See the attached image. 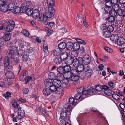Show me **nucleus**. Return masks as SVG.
Instances as JSON below:
<instances>
[{
  "instance_id": "1",
  "label": "nucleus",
  "mask_w": 125,
  "mask_h": 125,
  "mask_svg": "<svg viewBox=\"0 0 125 125\" xmlns=\"http://www.w3.org/2000/svg\"><path fill=\"white\" fill-rule=\"evenodd\" d=\"M12 45V43L11 42H9L7 44V46L8 47L7 53V57L5 58L4 62V65L6 67V70L8 71L12 68L11 66H9L10 61L12 64H16L19 60V59L16 57L15 55L18 50L17 48Z\"/></svg>"
},
{
  "instance_id": "2",
  "label": "nucleus",
  "mask_w": 125,
  "mask_h": 125,
  "mask_svg": "<svg viewBox=\"0 0 125 125\" xmlns=\"http://www.w3.org/2000/svg\"><path fill=\"white\" fill-rule=\"evenodd\" d=\"M30 3V2L26 0H24V12L28 16L31 15L33 10L32 8H28Z\"/></svg>"
},
{
  "instance_id": "3",
  "label": "nucleus",
  "mask_w": 125,
  "mask_h": 125,
  "mask_svg": "<svg viewBox=\"0 0 125 125\" xmlns=\"http://www.w3.org/2000/svg\"><path fill=\"white\" fill-rule=\"evenodd\" d=\"M5 22L8 24L6 28V31L7 32L12 31L15 26L14 21L11 20L7 19L5 20Z\"/></svg>"
},
{
  "instance_id": "4",
  "label": "nucleus",
  "mask_w": 125,
  "mask_h": 125,
  "mask_svg": "<svg viewBox=\"0 0 125 125\" xmlns=\"http://www.w3.org/2000/svg\"><path fill=\"white\" fill-rule=\"evenodd\" d=\"M62 82L61 81L58 79H54L53 83L49 87L50 89L51 92H54L55 91L58 86L61 85Z\"/></svg>"
},
{
  "instance_id": "5",
  "label": "nucleus",
  "mask_w": 125,
  "mask_h": 125,
  "mask_svg": "<svg viewBox=\"0 0 125 125\" xmlns=\"http://www.w3.org/2000/svg\"><path fill=\"white\" fill-rule=\"evenodd\" d=\"M47 8L48 9L45 11V15L48 18H51L53 16V13L55 11L54 10L52 7H50L49 6H48Z\"/></svg>"
},
{
  "instance_id": "6",
  "label": "nucleus",
  "mask_w": 125,
  "mask_h": 125,
  "mask_svg": "<svg viewBox=\"0 0 125 125\" xmlns=\"http://www.w3.org/2000/svg\"><path fill=\"white\" fill-rule=\"evenodd\" d=\"M61 54L60 57L62 60L65 61L66 64L70 63L71 59H70V58L71 57L68 56L67 53L64 52H62V53L61 52Z\"/></svg>"
},
{
  "instance_id": "7",
  "label": "nucleus",
  "mask_w": 125,
  "mask_h": 125,
  "mask_svg": "<svg viewBox=\"0 0 125 125\" xmlns=\"http://www.w3.org/2000/svg\"><path fill=\"white\" fill-rule=\"evenodd\" d=\"M82 60L81 57H79L78 59L75 58L73 60L72 59H71L70 62H72L73 66L76 68H78L80 64H82Z\"/></svg>"
},
{
  "instance_id": "8",
  "label": "nucleus",
  "mask_w": 125,
  "mask_h": 125,
  "mask_svg": "<svg viewBox=\"0 0 125 125\" xmlns=\"http://www.w3.org/2000/svg\"><path fill=\"white\" fill-rule=\"evenodd\" d=\"M82 59V64L83 63L84 64H89L91 61V59L90 56L87 54H86L83 56Z\"/></svg>"
},
{
  "instance_id": "9",
  "label": "nucleus",
  "mask_w": 125,
  "mask_h": 125,
  "mask_svg": "<svg viewBox=\"0 0 125 125\" xmlns=\"http://www.w3.org/2000/svg\"><path fill=\"white\" fill-rule=\"evenodd\" d=\"M81 64L77 68L78 70L80 71H84L86 72L88 71L91 69L89 64Z\"/></svg>"
},
{
  "instance_id": "10",
  "label": "nucleus",
  "mask_w": 125,
  "mask_h": 125,
  "mask_svg": "<svg viewBox=\"0 0 125 125\" xmlns=\"http://www.w3.org/2000/svg\"><path fill=\"white\" fill-rule=\"evenodd\" d=\"M57 70L58 73H57L56 77H59L60 78V77H62V76L63 74L64 73V71L63 67L62 66H59L57 68Z\"/></svg>"
},
{
  "instance_id": "11",
  "label": "nucleus",
  "mask_w": 125,
  "mask_h": 125,
  "mask_svg": "<svg viewBox=\"0 0 125 125\" xmlns=\"http://www.w3.org/2000/svg\"><path fill=\"white\" fill-rule=\"evenodd\" d=\"M30 43L28 42L25 43L24 46H25L27 52L30 53L33 52L34 50V49L32 47L30 46Z\"/></svg>"
},
{
  "instance_id": "12",
  "label": "nucleus",
  "mask_w": 125,
  "mask_h": 125,
  "mask_svg": "<svg viewBox=\"0 0 125 125\" xmlns=\"http://www.w3.org/2000/svg\"><path fill=\"white\" fill-rule=\"evenodd\" d=\"M38 114L40 113H41L45 115L48 116V114L46 110L43 108L41 107H38L36 108L35 111Z\"/></svg>"
},
{
  "instance_id": "13",
  "label": "nucleus",
  "mask_w": 125,
  "mask_h": 125,
  "mask_svg": "<svg viewBox=\"0 0 125 125\" xmlns=\"http://www.w3.org/2000/svg\"><path fill=\"white\" fill-rule=\"evenodd\" d=\"M25 77V83L26 84H28L30 82H32L34 80V76L33 74H32L30 76H27Z\"/></svg>"
},
{
  "instance_id": "14",
  "label": "nucleus",
  "mask_w": 125,
  "mask_h": 125,
  "mask_svg": "<svg viewBox=\"0 0 125 125\" xmlns=\"http://www.w3.org/2000/svg\"><path fill=\"white\" fill-rule=\"evenodd\" d=\"M70 79H68L66 78H64L62 80V82L64 84L63 85V86L66 88H68L70 87V84L69 83V82Z\"/></svg>"
},
{
  "instance_id": "15",
  "label": "nucleus",
  "mask_w": 125,
  "mask_h": 125,
  "mask_svg": "<svg viewBox=\"0 0 125 125\" xmlns=\"http://www.w3.org/2000/svg\"><path fill=\"white\" fill-rule=\"evenodd\" d=\"M32 15L33 17L36 19L39 17L40 14V12L39 10L37 9H35L33 10L32 12Z\"/></svg>"
},
{
  "instance_id": "16",
  "label": "nucleus",
  "mask_w": 125,
  "mask_h": 125,
  "mask_svg": "<svg viewBox=\"0 0 125 125\" xmlns=\"http://www.w3.org/2000/svg\"><path fill=\"white\" fill-rule=\"evenodd\" d=\"M8 10V5L6 3L1 5L0 6V10L2 12H6Z\"/></svg>"
},
{
  "instance_id": "17",
  "label": "nucleus",
  "mask_w": 125,
  "mask_h": 125,
  "mask_svg": "<svg viewBox=\"0 0 125 125\" xmlns=\"http://www.w3.org/2000/svg\"><path fill=\"white\" fill-rule=\"evenodd\" d=\"M53 83V80H51V79H45L44 81V83L46 87H49Z\"/></svg>"
},
{
  "instance_id": "18",
  "label": "nucleus",
  "mask_w": 125,
  "mask_h": 125,
  "mask_svg": "<svg viewBox=\"0 0 125 125\" xmlns=\"http://www.w3.org/2000/svg\"><path fill=\"white\" fill-rule=\"evenodd\" d=\"M6 68L5 69V70L6 71H8L6 72L5 73V74L6 77L8 78H13L14 77V75L13 73L11 72L8 71L9 70H6Z\"/></svg>"
},
{
  "instance_id": "19",
  "label": "nucleus",
  "mask_w": 125,
  "mask_h": 125,
  "mask_svg": "<svg viewBox=\"0 0 125 125\" xmlns=\"http://www.w3.org/2000/svg\"><path fill=\"white\" fill-rule=\"evenodd\" d=\"M11 37V34L10 33H4V35L3 36V38L5 41H8L10 40Z\"/></svg>"
},
{
  "instance_id": "20",
  "label": "nucleus",
  "mask_w": 125,
  "mask_h": 125,
  "mask_svg": "<svg viewBox=\"0 0 125 125\" xmlns=\"http://www.w3.org/2000/svg\"><path fill=\"white\" fill-rule=\"evenodd\" d=\"M61 50L58 48L55 49L52 52L53 54L55 56H58L61 53Z\"/></svg>"
},
{
  "instance_id": "21",
  "label": "nucleus",
  "mask_w": 125,
  "mask_h": 125,
  "mask_svg": "<svg viewBox=\"0 0 125 125\" xmlns=\"http://www.w3.org/2000/svg\"><path fill=\"white\" fill-rule=\"evenodd\" d=\"M118 35L116 34H113L110 37V39L111 41L114 42H117L118 39Z\"/></svg>"
},
{
  "instance_id": "22",
  "label": "nucleus",
  "mask_w": 125,
  "mask_h": 125,
  "mask_svg": "<svg viewBox=\"0 0 125 125\" xmlns=\"http://www.w3.org/2000/svg\"><path fill=\"white\" fill-rule=\"evenodd\" d=\"M117 42V44L120 46L124 44L125 42V40L123 37H118Z\"/></svg>"
},
{
  "instance_id": "23",
  "label": "nucleus",
  "mask_w": 125,
  "mask_h": 125,
  "mask_svg": "<svg viewBox=\"0 0 125 125\" xmlns=\"http://www.w3.org/2000/svg\"><path fill=\"white\" fill-rule=\"evenodd\" d=\"M63 91V88L61 85L58 86L56 88V90L55 91L56 94H62Z\"/></svg>"
},
{
  "instance_id": "24",
  "label": "nucleus",
  "mask_w": 125,
  "mask_h": 125,
  "mask_svg": "<svg viewBox=\"0 0 125 125\" xmlns=\"http://www.w3.org/2000/svg\"><path fill=\"white\" fill-rule=\"evenodd\" d=\"M66 46V43L64 42L60 43L58 45V46L59 49L61 50H62L64 49Z\"/></svg>"
},
{
  "instance_id": "25",
  "label": "nucleus",
  "mask_w": 125,
  "mask_h": 125,
  "mask_svg": "<svg viewBox=\"0 0 125 125\" xmlns=\"http://www.w3.org/2000/svg\"><path fill=\"white\" fill-rule=\"evenodd\" d=\"M43 94L46 96L49 95L52 92L50 91V90L47 88H45L42 91Z\"/></svg>"
},
{
  "instance_id": "26",
  "label": "nucleus",
  "mask_w": 125,
  "mask_h": 125,
  "mask_svg": "<svg viewBox=\"0 0 125 125\" xmlns=\"http://www.w3.org/2000/svg\"><path fill=\"white\" fill-rule=\"evenodd\" d=\"M62 76L64 78L70 79L72 77L71 73L70 72H65L63 74Z\"/></svg>"
},
{
  "instance_id": "27",
  "label": "nucleus",
  "mask_w": 125,
  "mask_h": 125,
  "mask_svg": "<svg viewBox=\"0 0 125 125\" xmlns=\"http://www.w3.org/2000/svg\"><path fill=\"white\" fill-rule=\"evenodd\" d=\"M61 117L63 119L66 118L67 116V112L66 110L63 111L61 112L60 114Z\"/></svg>"
},
{
  "instance_id": "28",
  "label": "nucleus",
  "mask_w": 125,
  "mask_h": 125,
  "mask_svg": "<svg viewBox=\"0 0 125 125\" xmlns=\"http://www.w3.org/2000/svg\"><path fill=\"white\" fill-rule=\"evenodd\" d=\"M112 92L113 91L110 89V88L107 90H105L104 91V94L109 96H111L112 94Z\"/></svg>"
},
{
  "instance_id": "29",
  "label": "nucleus",
  "mask_w": 125,
  "mask_h": 125,
  "mask_svg": "<svg viewBox=\"0 0 125 125\" xmlns=\"http://www.w3.org/2000/svg\"><path fill=\"white\" fill-rule=\"evenodd\" d=\"M21 9L20 8L18 7H15V8L12 10V11L14 14H17L19 13L20 12H21Z\"/></svg>"
},
{
  "instance_id": "30",
  "label": "nucleus",
  "mask_w": 125,
  "mask_h": 125,
  "mask_svg": "<svg viewBox=\"0 0 125 125\" xmlns=\"http://www.w3.org/2000/svg\"><path fill=\"white\" fill-rule=\"evenodd\" d=\"M74 97L76 100L79 99L80 101H82L84 99V98L83 97H82V95L81 93H79L76 94Z\"/></svg>"
},
{
  "instance_id": "31",
  "label": "nucleus",
  "mask_w": 125,
  "mask_h": 125,
  "mask_svg": "<svg viewBox=\"0 0 125 125\" xmlns=\"http://www.w3.org/2000/svg\"><path fill=\"white\" fill-rule=\"evenodd\" d=\"M70 64V63H69V64H68V65H66L63 67L64 71L65 72H69L71 70V66L69 65Z\"/></svg>"
},
{
  "instance_id": "32",
  "label": "nucleus",
  "mask_w": 125,
  "mask_h": 125,
  "mask_svg": "<svg viewBox=\"0 0 125 125\" xmlns=\"http://www.w3.org/2000/svg\"><path fill=\"white\" fill-rule=\"evenodd\" d=\"M91 93L90 92L89 89L88 90H85L84 88L82 94L83 95H86L87 97L90 96Z\"/></svg>"
},
{
  "instance_id": "33",
  "label": "nucleus",
  "mask_w": 125,
  "mask_h": 125,
  "mask_svg": "<svg viewBox=\"0 0 125 125\" xmlns=\"http://www.w3.org/2000/svg\"><path fill=\"white\" fill-rule=\"evenodd\" d=\"M80 45L79 43H75L73 44V49L74 51L78 50L80 49Z\"/></svg>"
},
{
  "instance_id": "34",
  "label": "nucleus",
  "mask_w": 125,
  "mask_h": 125,
  "mask_svg": "<svg viewBox=\"0 0 125 125\" xmlns=\"http://www.w3.org/2000/svg\"><path fill=\"white\" fill-rule=\"evenodd\" d=\"M8 6V10H11L12 11L16 7L15 3L13 2L9 3Z\"/></svg>"
},
{
  "instance_id": "35",
  "label": "nucleus",
  "mask_w": 125,
  "mask_h": 125,
  "mask_svg": "<svg viewBox=\"0 0 125 125\" xmlns=\"http://www.w3.org/2000/svg\"><path fill=\"white\" fill-rule=\"evenodd\" d=\"M62 61L60 57L57 56L55 58L54 62L56 64H59L61 63Z\"/></svg>"
},
{
  "instance_id": "36",
  "label": "nucleus",
  "mask_w": 125,
  "mask_h": 125,
  "mask_svg": "<svg viewBox=\"0 0 125 125\" xmlns=\"http://www.w3.org/2000/svg\"><path fill=\"white\" fill-rule=\"evenodd\" d=\"M113 98L115 100L119 101L120 100V97L118 94H112Z\"/></svg>"
},
{
  "instance_id": "37",
  "label": "nucleus",
  "mask_w": 125,
  "mask_h": 125,
  "mask_svg": "<svg viewBox=\"0 0 125 125\" xmlns=\"http://www.w3.org/2000/svg\"><path fill=\"white\" fill-rule=\"evenodd\" d=\"M78 70L74 69H73L71 70L70 72L72 76L78 75L79 73V72Z\"/></svg>"
},
{
  "instance_id": "38",
  "label": "nucleus",
  "mask_w": 125,
  "mask_h": 125,
  "mask_svg": "<svg viewBox=\"0 0 125 125\" xmlns=\"http://www.w3.org/2000/svg\"><path fill=\"white\" fill-rule=\"evenodd\" d=\"M69 104L71 105L73 104L76 105V104L75 102L74 99V98L71 97L69 98L68 101Z\"/></svg>"
},
{
  "instance_id": "39",
  "label": "nucleus",
  "mask_w": 125,
  "mask_h": 125,
  "mask_svg": "<svg viewBox=\"0 0 125 125\" xmlns=\"http://www.w3.org/2000/svg\"><path fill=\"white\" fill-rule=\"evenodd\" d=\"M66 45L68 46L66 48L67 50H70L73 48V44L72 42H68L67 43Z\"/></svg>"
},
{
  "instance_id": "40",
  "label": "nucleus",
  "mask_w": 125,
  "mask_h": 125,
  "mask_svg": "<svg viewBox=\"0 0 125 125\" xmlns=\"http://www.w3.org/2000/svg\"><path fill=\"white\" fill-rule=\"evenodd\" d=\"M108 84L111 88H112L114 90L116 89V87L113 82L112 81H110L108 82Z\"/></svg>"
},
{
  "instance_id": "41",
  "label": "nucleus",
  "mask_w": 125,
  "mask_h": 125,
  "mask_svg": "<svg viewBox=\"0 0 125 125\" xmlns=\"http://www.w3.org/2000/svg\"><path fill=\"white\" fill-rule=\"evenodd\" d=\"M78 75L72 76L70 80L73 81H77L79 79Z\"/></svg>"
},
{
  "instance_id": "42",
  "label": "nucleus",
  "mask_w": 125,
  "mask_h": 125,
  "mask_svg": "<svg viewBox=\"0 0 125 125\" xmlns=\"http://www.w3.org/2000/svg\"><path fill=\"white\" fill-rule=\"evenodd\" d=\"M49 76L50 77L49 79H51L52 81L56 79L55 78H56V76L55 73L53 72L51 73L49 75Z\"/></svg>"
},
{
  "instance_id": "43",
  "label": "nucleus",
  "mask_w": 125,
  "mask_h": 125,
  "mask_svg": "<svg viewBox=\"0 0 125 125\" xmlns=\"http://www.w3.org/2000/svg\"><path fill=\"white\" fill-rule=\"evenodd\" d=\"M107 20L109 22L112 23L115 21V18L114 17L110 16L108 17Z\"/></svg>"
},
{
  "instance_id": "44",
  "label": "nucleus",
  "mask_w": 125,
  "mask_h": 125,
  "mask_svg": "<svg viewBox=\"0 0 125 125\" xmlns=\"http://www.w3.org/2000/svg\"><path fill=\"white\" fill-rule=\"evenodd\" d=\"M48 45L46 43H44L43 44L44 52L45 54H46V53L48 52Z\"/></svg>"
},
{
  "instance_id": "45",
  "label": "nucleus",
  "mask_w": 125,
  "mask_h": 125,
  "mask_svg": "<svg viewBox=\"0 0 125 125\" xmlns=\"http://www.w3.org/2000/svg\"><path fill=\"white\" fill-rule=\"evenodd\" d=\"M86 72L85 73V75H86L87 77H90L92 75L93 73V71L91 69Z\"/></svg>"
},
{
  "instance_id": "46",
  "label": "nucleus",
  "mask_w": 125,
  "mask_h": 125,
  "mask_svg": "<svg viewBox=\"0 0 125 125\" xmlns=\"http://www.w3.org/2000/svg\"><path fill=\"white\" fill-rule=\"evenodd\" d=\"M112 9V7H106L104 8L106 13L107 14H109Z\"/></svg>"
},
{
  "instance_id": "47",
  "label": "nucleus",
  "mask_w": 125,
  "mask_h": 125,
  "mask_svg": "<svg viewBox=\"0 0 125 125\" xmlns=\"http://www.w3.org/2000/svg\"><path fill=\"white\" fill-rule=\"evenodd\" d=\"M110 14V16L114 17L116 16L117 14V11L112 9L111 11L109 14Z\"/></svg>"
},
{
  "instance_id": "48",
  "label": "nucleus",
  "mask_w": 125,
  "mask_h": 125,
  "mask_svg": "<svg viewBox=\"0 0 125 125\" xmlns=\"http://www.w3.org/2000/svg\"><path fill=\"white\" fill-rule=\"evenodd\" d=\"M112 9L116 11L119 10L120 8L119 5L118 4H115L113 5Z\"/></svg>"
},
{
  "instance_id": "49",
  "label": "nucleus",
  "mask_w": 125,
  "mask_h": 125,
  "mask_svg": "<svg viewBox=\"0 0 125 125\" xmlns=\"http://www.w3.org/2000/svg\"><path fill=\"white\" fill-rule=\"evenodd\" d=\"M117 13L119 15L122 16L124 14L125 11L124 10L120 9L117 11Z\"/></svg>"
},
{
  "instance_id": "50",
  "label": "nucleus",
  "mask_w": 125,
  "mask_h": 125,
  "mask_svg": "<svg viewBox=\"0 0 125 125\" xmlns=\"http://www.w3.org/2000/svg\"><path fill=\"white\" fill-rule=\"evenodd\" d=\"M107 29L108 30V31L111 32L113 31H114V28L113 26L109 25L107 27Z\"/></svg>"
},
{
  "instance_id": "51",
  "label": "nucleus",
  "mask_w": 125,
  "mask_h": 125,
  "mask_svg": "<svg viewBox=\"0 0 125 125\" xmlns=\"http://www.w3.org/2000/svg\"><path fill=\"white\" fill-rule=\"evenodd\" d=\"M111 34V32L108 31H105L104 33V37L105 38L109 37Z\"/></svg>"
},
{
  "instance_id": "52",
  "label": "nucleus",
  "mask_w": 125,
  "mask_h": 125,
  "mask_svg": "<svg viewBox=\"0 0 125 125\" xmlns=\"http://www.w3.org/2000/svg\"><path fill=\"white\" fill-rule=\"evenodd\" d=\"M84 88L83 86L80 87L77 89V91L79 93H82Z\"/></svg>"
},
{
  "instance_id": "53",
  "label": "nucleus",
  "mask_w": 125,
  "mask_h": 125,
  "mask_svg": "<svg viewBox=\"0 0 125 125\" xmlns=\"http://www.w3.org/2000/svg\"><path fill=\"white\" fill-rule=\"evenodd\" d=\"M17 53L18 55L20 56H22V57H23V50L22 49H21L19 50L18 52H17Z\"/></svg>"
},
{
  "instance_id": "54",
  "label": "nucleus",
  "mask_w": 125,
  "mask_h": 125,
  "mask_svg": "<svg viewBox=\"0 0 125 125\" xmlns=\"http://www.w3.org/2000/svg\"><path fill=\"white\" fill-rule=\"evenodd\" d=\"M89 89L90 92L91 93L90 95H93L94 94L96 93L97 92L95 88H92Z\"/></svg>"
},
{
  "instance_id": "55",
  "label": "nucleus",
  "mask_w": 125,
  "mask_h": 125,
  "mask_svg": "<svg viewBox=\"0 0 125 125\" xmlns=\"http://www.w3.org/2000/svg\"><path fill=\"white\" fill-rule=\"evenodd\" d=\"M97 92H100L102 91V87L101 85H97L95 87Z\"/></svg>"
},
{
  "instance_id": "56",
  "label": "nucleus",
  "mask_w": 125,
  "mask_h": 125,
  "mask_svg": "<svg viewBox=\"0 0 125 125\" xmlns=\"http://www.w3.org/2000/svg\"><path fill=\"white\" fill-rule=\"evenodd\" d=\"M78 71L79 72V73H78V75L79 76V77H82L83 78L84 77V76L85 74L84 73H83V72L82 71H80L78 70Z\"/></svg>"
},
{
  "instance_id": "57",
  "label": "nucleus",
  "mask_w": 125,
  "mask_h": 125,
  "mask_svg": "<svg viewBox=\"0 0 125 125\" xmlns=\"http://www.w3.org/2000/svg\"><path fill=\"white\" fill-rule=\"evenodd\" d=\"M54 0H47V4L51 6L54 5Z\"/></svg>"
},
{
  "instance_id": "58",
  "label": "nucleus",
  "mask_w": 125,
  "mask_h": 125,
  "mask_svg": "<svg viewBox=\"0 0 125 125\" xmlns=\"http://www.w3.org/2000/svg\"><path fill=\"white\" fill-rule=\"evenodd\" d=\"M76 51H72L71 52V56L73 57H76L78 55V53Z\"/></svg>"
},
{
  "instance_id": "59",
  "label": "nucleus",
  "mask_w": 125,
  "mask_h": 125,
  "mask_svg": "<svg viewBox=\"0 0 125 125\" xmlns=\"http://www.w3.org/2000/svg\"><path fill=\"white\" fill-rule=\"evenodd\" d=\"M105 4L106 7H112L113 6L111 1L106 2Z\"/></svg>"
},
{
  "instance_id": "60",
  "label": "nucleus",
  "mask_w": 125,
  "mask_h": 125,
  "mask_svg": "<svg viewBox=\"0 0 125 125\" xmlns=\"http://www.w3.org/2000/svg\"><path fill=\"white\" fill-rule=\"evenodd\" d=\"M12 105L13 107L15 109L17 108V106L18 104L15 101H13L12 102Z\"/></svg>"
},
{
  "instance_id": "61",
  "label": "nucleus",
  "mask_w": 125,
  "mask_h": 125,
  "mask_svg": "<svg viewBox=\"0 0 125 125\" xmlns=\"http://www.w3.org/2000/svg\"><path fill=\"white\" fill-rule=\"evenodd\" d=\"M76 40L78 42L81 44H86L85 42L82 40L78 39H76Z\"/></svg>"
},
{
  "instance_id": "62",
  "label": "nucleus",
  "mask_w": 125,
  "mask_h": 125,
  "mask_svg": "<svg viewBox=\"0 0 125 125\" xmlns=\"http://www.w3.org/2000/svg\"><path fill=\"white\" fill-rule=\"evenodd\" d=\"M107 26L105 24H103L100 26V29L101 30L104 31L107 28Z\"/></svg>"
},
{
  "instance_id": "63",
  "label": "nucleus",
  "mask_w": 125,
  "mask_h": 125,
  "mask_svg": "<svg viewBox=\"0 0 125 125\" xmlns=\"http://www.w3.org/2000/svg\"><path fill=\"white\" fill-rule=\"evenodd\" d=\"M104 48L105 50L108 52L111 53L113 52V50L112 49L108 47H105Z\"/></svg>"
},
{
  "instance_id": "64",
  "label": "nucleus",
  "mask_w": 125,
  "mask_h": 125,
  "mask_svg": "<svg viewBox=\"0 0 125 125\" xmlns=\"http://www.w3.org/2000/svg\"><path fill=\"white\" fill-rule=\"evenodd\" d=\"M119 107L122 110H124L125 109V105L123 103H120L119 104Z\"/></svg>"
}]
</instances>
